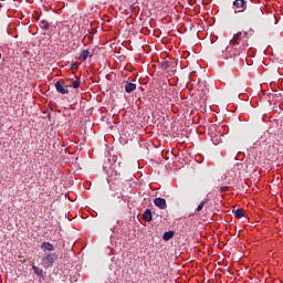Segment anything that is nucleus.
<instances>
[{"mask_svg": "<svg viewBox=\"0 0 283 283\" xmlns=\"http://www.w3.org/2000/svg\"><path fill=\"white\" fill-rule=\"evenodd\" d=\"M264 19V11L258 4H252L245 12V21L248 23H260Z\"/></svg>", "mask_w": 283, "mask_h": 283, "instance_id": "nucleus-1", "label": "nucleus"}, {"mask_svg": "<svg viewBox=\"0 0 283 283\" xmlns=\"http://www.w3.org/2000/svg\"><path fill=\"white\" fill-rule=\"evenodd\" d=\"M242 53V50L238 45H233L230 43L229 46L226 48L224 51L221 53V59L229 60V59H235V56H240Z\"/></svg>", "mask_w": 283, "mask_h": 283, "instance_id": "nucleus-2", "label": "nucleus"}, {"mask_svg": "<svg viewBox=\"0 0 283 283\" xmlns=\"http://www.w3.org/2000/svg\"><path fill=\"white\" fill-rule=\"evenodd\" d=\"M57 260L59 255L56 253H50L42 259V264L45 266V269H50L54 266V262H56Z\"/></svg>", "mask_w": 283, "mask_h": 283, "instance_id": "nucleus-3", "label": "nucleus"}, {"mask_svg": "<svg viewBox=\"0 0 283 283\" xmlns=\"http://www.w3.org/2000/svg\"><path fill=\"white\" fill-rule=\"evenodd\" d=\"M54 86L59 94H70V90H67L69 85L65 82L57 81Z\"/></svg>", "mask_w": 283, "mask_h": 283, "instance_id": "nucleus-4", "label": "nucleus"}, {"mask_svg": "<svg viewBox=\"0 0 283 283\" xmlns=\"http://www.w3.org/2000/svg\"><path fill=\"white\" fill-rule=\"evenodd\" d=\"M154 205L155 207H158V209H167V200H165V198H155Z\"/></svg>", "mask_w": 283, "mask_h": 283, "instance_id": "nucleus-5", "label": "nucleus"}, {"mask_svg": "<svg viewBox=\"0 0 283 283\" xmlns=\"http://www.w3.org/2000/svg\"><path fill=\"white\" fill-rule=\"evenodd\" d=\"M94 53L90 52V50H83L80 54V61H87V59H92Z\"/></svg>", "mask_w": 283, "mask_h": 283, "instance_id": "nucleus-6", "label": "nucleus"}, {"mask_svg": "<svg viewBox=\"0 0 283 283\" xmlns=\"http://www.w3.org/2000/svg\"><path fill=\"white\" fill-rule=\"evenodd\" d=\"M240 41H242V32H238L234 34L233 39L230 41L231 45H240Z\"/></svg>", "mask_w": 283, "mask_h": 283, "instance_id": "nucleus-7", "label": "nucleus"}, {"mask_svg": "<svg viewBox=\"0 0 283 283\" xmlns=\"http://www.w3.org/2000/svg\"><path fill=\"white\" fill-rule=\"evenodd\" d=\"M124 87H125V92L127 94H132V92L136 91V84L132 83V82H128V81L125 82V86Z\"/></svg>", "mask_w": 283, "mask_h": 283, "instance_id": "nucleus-8", "label": "nucleus"}, {"mask_svg": "<svg viewBox=\"0 0 283 283\" xmlns=\"http://www.w3.org/2000/svg\"><path fill=\"white\" fill-rule=\"evenodd\" d=\"M222 138H224V135H222L220 133L212 135L213 145H220V143H222Z\"/></svg>", "mask_w": 283, "mask_h": 283, "instance_id": "nucleus-9", "label": "nucleus"}, {"mask_svg": "<svg viewBox=\"0 0 283 283\" xmlns=\"http://www.w3.org/2000/svg\"><path fill=\"white\" fill-rule=\"evenodd\" d=\"M143 218H144L145 222H151V220H154V218L151 216V210L146 209L144 211Z\"/></svg>", "mask_w": 283, "mask_h": 283, "instance_id": "nucleus-10", "label": "nucleus"}, {"mask_svg": "<svg viewBox=\"0 0 283 283\" xmlns=\"http://www.w3.org/2000/svg\"><path fill=\"white\" fill-rule=\"evenodd\" d=\"M160 70L167 71L169 67H171V62L169 61H163L159 63Z\"/></svg>", "mask_w": 283, "mask_h": 283, "instance_id": "nucleus-11", "label": "nucleus"}, {"mask_svg": "<svg viewBox=\"0 0 283 283\" xmlns=\"http://www.w3.org/2000/svg\"><path fill=\"white\" fill-rule=\"evenodd\" d=\"M69 87H73L74 90H78V87H81V78L76 77V80L74 82H72L71 84H67Z\"/></svg>", "mask_w": 283, "mask_h": 283, "instance_id": "nucleus-12", "label": "nucleus"}, {"mask_svg": "<svg viewBox=\"0 0 283 283\" xmlns=\"http://www.w3.org/2000/svg\"><path fill=\"white\" fill-rule=\"evenodd\" d=\"M42 249H43L44 251H54V245H53L52 243H50V242H44V243L42 244Z\"/></svg>", "mask_w": 283, "mask_h": 283, "instance_id": "nucleus-13", "label": "nucleus"}, {"mask_svg": "<svg viewBox=\"0 0 283 283\" xmlns=\"http://www.w3.org/2000/svg\"><path fill=\"white\" fill-rule=\"evenodd\" d=\"M171 238H174V231H167L163 235V240H165L166 242H168V240H171Z\"/></svg>", "mask_w": 283, "mask_h": 283, "instance_id": "nucleus-14", "label": "nucleus"}, {"mask_svg": "<svg viewBox=\"0 0 283 283\" xmlns=\"http://www.w3.org/2000/svg\"><path fill=\"white\" fill-rule=\"evenodd\" d=\"M232 212L234 213L235 218H238V219H240L244 216V210L243 209L232 210Z\"/></svg>", "mask_w": 283, "mask_h": 283, "instance_id": "nucleus-15", "label": "nucleus"}, {"mask_svg": "<svg viewBox=\"0 0 283 283\" xmlns=\"http://www.w3.org/2000/svg\"><path fill=\"white\" fill-rule=\"evenodd\" d=\"M40 28H41L42 30H49V29H50V22H48L46 20H42V21L40 22Z\"/></svg>", "mask_w": 283, "mask_h": 283, "instance_id": "nucleus-16", "label": "nucleus"}, {"mask_svg": "<svg viewBox=\"0 0 283 283\" xmlns=\"http://www.w3.org/2000/svg\"><path fill=\"white\" fill-rule=\"evenodd\" d=\"M207 202H209V199H203L199 206L197 207L196 211L200 212L201 209H205V206L207 205Z\"/></svg>", "mask_w": 283, "mask_h": 283, "instance_id": "nucleus-17", "label": "nucleus"}, {"mask_svg": "<svg viewBox=\"0 0 283 283\" xmlns=\"http://www.w3.org/2000/svg\"><path fill=\"white\" fill-rule=\"evenodd\" d=\"M244 4H245L244 0H235L233 2V6H235V8H244Z\"/></svg>", "mask_w": 283, "mask_h": 283, "instance_id": "nucleus-18", "label": "nucleus"}, {"mask_svg": "<svg viewBox=\"0 0 283 283\" xmlns=\"http://www.w3.org/2000/svg\"><path fill=\"white\" fill-rule=\"evenodd\" d=\"M32 270L35 273V275H39V276L43 275V271L34 264L32 265Z\"/></svg>", "mask_w": 283, "mask_h": 283, "instance_id": "nucleus-19", "label": "nucleus"}, {"mask_svg": "<svg viewBox=\"0 0 283 283\" xmlns=\"http://www.w3.org/2000/svg\"><path fill=\"white\" fill-rule=\"evenodd\" d=\"M216 127H217L216 124H212V125L210 126V129L213 130V129H216Z\"/></svg>", "mask_w": 283, "mask_h": 283, "instance_id": "nucleus-20", "label": "nucleus"}, {"mask_svg": "<svg viewBox=\"0 0 283 283\" xmlns=\"http://www.w3.org/2000/svg\"><path fill=\"white\" fill-rule=\"evenodd\" d=\"M221 191H227V188H221Z\"/></svg>", "mask_w": 283, "mask_h": 283, "instance_id": "nucleus-21", "label": "nucleus"}]
</instances>
